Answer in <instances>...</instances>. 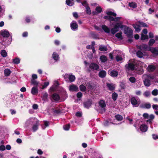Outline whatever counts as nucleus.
I'll use <instances>...</instances> for the list:
<instances>
[{"label":"nucleus","mask_w":158,"mask_h":158,"mask_svg":"<svg viewBox=\"0 0 158 158\" xmlns=\"http://www.w3.org/2000/svg\"><path fill=\"white\" fill-rule=\"evenodd\" d=\"M138 23L139 24L140 26H142L144 27H148V25H147V24L141 21H139L138 22Z\"/></svg>","instance_id":"79ce46f5"},{"label":"nucleus","mask_w":158,"mask_h":158,"mask_svg":"<svg viewBox=\"0 0 158 158\" xmlns=\"http://www.w3.org/2000/svg\"><path fill=\"white\" fill-rule=\"evenodd\" d=\"M136 80V79L134 77H131L129 78V81L132 83H135Z\"/></svg>","instance_id":"8fccbe9b"},{"label":"nucleus","mask_w":158,"mask_h":158,"mask_svg":"<svg viewBox=\"0 0 158 158\" xmlns=\"http://www.w3.org/2000/svg\"><path fill=\"white\" fill-rule=\"evenodd\" d=\"M122 32H120L117 33H116L115 36L116 37L119 39L120 40H122L123 39V37L122 36Z\"/></svg>","instance_id":"473e14b6"},{"label":"nucleus","mask_w":158,"mask_h":158,"mask_svg":"<svg viewBox=\"0 0 158 158\" xmlns=\"http://www.w3.org/2000/svg\"><path fill=\"white\" fill-rule=\"evenodd\" d=\"M44 125H45V128H43V129H44L46 127H48L49 122L47 121H44Z\"/></svg>","instance_id":"13d9d810"},{"label":"nucleus","mask_w":158,"mask_h":158,"mask_svg":"<svg viewBox=\"0 0 158 158\" xmlns=\"http://www.w3.org/2000/svg\"><path fill=\"white\" fill-rule=\"evenodd\" d=\"M76 115L77 117H80L82 116V114L81 112H78L76 113Z\"/></svg>","instance_id":"338daca9"},{"label":"nucleus","mask_w":158,"mask_h":158,"mask_svg":"<svg viewBox=\"0 0 158 158\" xmlns=\"http://www.w3.org/2000/svg\"><path fill=\"white\" fill-rule=\"evenodd\" d=\"M131 102L133 106H136V105L137 104V101L135 97H132L131 98Z\"/></svg>","instance_id":"b1692460"},{"label":"nucleus","mask_w":158,"mask_h":158,"mask_svg":"<svg viewBox=\"0 0 158 158\" xmlns=\"http://www.w3.org/2000/svg\"><path fill=\"white\" fill-rule=\"evenodd\" d=\"M155 40L154 39H150L148 42V45L149 46H152L153 45V44L155 43Z\"/></svg>","instance_id":"de8ad7c7"},{"label":"nucleus","mask_w":158,"mask_h":158,"mask_svg":"<svg viewBox=\"0 0 158 158\" xmlns=\"http://www.w3.org/2000/svg\"><path fill=\"white\" fill-rule=\"evenodd\" d=\"M60 99V97L59 95L56 93H54L52 94L50 98L51 101H52V100L55 101H58Z\"/></svg>","instance_id":"423d86ee"},{"label":"nucleus","mask_w":158,"mask_h":158,"mask_svg":"<svg viewBox=\"0 0 158 158\" xmlns=\"http://www.w3.org/2000/svg\"><path fill=\"white\" fill-rule=\"evenodd\" d=\"M120 86L121 89H124L126 87L125 83L123 82H120Z\"/></svg>","instance_id":"603ef678"},{"label":"nucleus","mask_w":158,"mask_h":158,"mask_svg":"<svg viewBox=\"0 0 158 158\" xmlns=\"http://www.w3.org/2000/svg\"><path fill=\"white\" fill-rule=\"evenodd\" d=\"M99 66L96 63H92L90 64L89 68L91 70L98 71L99 69Z\"/></svg>","instance_id":"20e7f679"},{"label":"nucleus","mask_w":158,"mask_h":158,"mask_svg":"<svg viewBox=\"0 0 158 158\" xmlns=\"http://www.w3.org/2000/svg\"><path fill=\"white\" fill-rule=\"evenodd\" d=\"M70 124H66L64 126V129L66 131L69 130L70 128Z\"/></svg>","instance_id":"09e8293b"},{"label":"nucleus","mask_w":158,"mask_h":158,"mask_svg":"<svg viewBox=\"0 0 158 158\" xmlns=\"http://www.w3.org/2000/svg\"><path fill=\"white\" fill-rule=\"evenodd\" d=\"M116 59L117 61H118L122 60L123 59V58L122 57L117 55L116 57Z\"/></svg>","instance_id":"052dcab7"},{"label":"nucleus","mask_w":158,"mask_h":158,"mask_svg":"<svg viewBox=\"0 0 158 158\" xmlns=\"http://www.w3.org/2000/svg\"><path fill=\"white\" fill-rule=\"evenodd\" d=\"M152 138L153 139L156 140L158 139V135H155V134H152Z\"/></svg>","instance_id":"e2e57ef3"},{"label":"nucleus","mask_w":158,"mask_h":158,"mask_svg":"<svg viewBox=\"0 0 158 158\" xmlns=\"http://www.w3.org/2000/svg\"><path fill=\"white\" fill-rule=\"evenodd\" d=\"M39 125V121H37L36 123L33 125L32 127V129L33 130V132H35L38 129Z\"/></svg>","instance_id":"ddd939ff"},{"label":"nucleus","mask_w":158,"mask_h":158,"mask_svg":"<svg viewBox=\"0 0 158 158\" xmlns=\"http://www.w3.org/2000/svg\"><path fill=\"white\" fill-rule=\"evenodd\" d=\"M83 104L84 107L89 109L92 104V100L90 99H88L86 101L83 102Z\"/></svg>","instance_id":"39448f33"},{"label":"nucleus","mask_w":158,"mask_h":158,"mask_svg":"<svg viewBox=\"0 0 158 158\" xmlns=\"http://www.w3.org/2000/svg\"><path fill=\"white\" fill-rule=\"evenodd\" d=\"M13 62L15 64H18L20 63V60L19 58H16L13 59Z\"/></svg>","instance_id":"c03bdc74"},{"label":"nucleus","mask_w":158,"mask_h":158,"mask_svg":"<svg viewBox=\"0 0 158 158\" xmlns=\"http://www.w3.org/2000/svg\"><path fill=\"white\" fill-rule=\"evenodd\" d=\"M82 95V94L81 92H78L77 94V97L78 98H81Z\"/></svg>","instance_id":"4d7b16f0"},{"label":"nucleus","mask_w":158,"mask_h":158,"mask_svg":"<svg viewBox=\"0 0 158 158\" xmlns=\"http://www.w3.org/2000/svg\"><path fill=\"white\" fill-rule=\"evenodd\" d=\"M106 14L107 15H110L109 21L110 22L114 21V18L112 16L114 17H116L117 16V14L116 13L111 11H109L106 12Z\"/></svg>","instance_id":"7ed1b4c3"},{"label":"nucleus","mask_w":158,"mask_h":158,"mask_svg":"<svg viewBox=\"0 0 158 158\" xmlns=\"http://www.w3.org/2000/svg\"><path fill=\"white\" fill-rule=\"evenodd\" d=\"M102 27L106 33H109L110 32V29L107 26L105 25H102Z\"/></svg>","instance_id":"5701e85b"},{"label":"nucleus","mask_w":158,"mask_h":158,"mask_svg":"<svg viewBox=\"0 0 158 158\" xmlns=\"http://www.w3.org/2000/svg\"><path fill=\"white\" fill-rule=\"evenodd\" d=\"M52 57L53 59L56 61L58 60L59 58V56L58 54L55 52L53 53Z\"/></svg>","instance_id":"cd10ccee"},{"label":"nucleus","mask_w":158,"mask_h":158,"mask_svg":"<svg viewBox=\"0 0 158 158\" xmlns=\"http://www.w3.org/2000/svg\"><path fill=\"white\" fill-rule=\"evenodd\" d=\"M49 84V83L48 82H44V85L42 86V89H44L45 88H46Z\"/></svg>","instance_id":"864d4df0"},{"label":"nucleus","mask_w":158,"mask_h":158,"mask_svg":"<svg viewBox=\"0 0 158 158\" xmlns=\"http://www.w3.org/2000/svg\"><path fill=\"white\" fill-rule=\"evenodd\" d=\"M100 59L101 61L103 63L105 62L107 60L106 57L104 55L100 56Z\"/></svg>","instance_id":"c9c22d12"},{"label":"nucleus","mask_w":158,"mask_h":158,"mask_svg":"<svg viewBox=\"0 0 158 158\" xmlns=\"http://www.w3.org/2000/svg\"><path fill=\"white\" fill-rule=\"evenodd\" d=\"M98 104L99 106L104 110V112H105L106 109L105 108L106 107V105L105 103V101L102 100H100L98 102Z\"/></svg>","instance_id":"f8f14e48"},{"label":"nucleus","mask_w":158,"mask_h":158,"mask_svg":"<svg viewBox=\"0 0 158 158\" xmlns=\"http://www.w3.org/2000/svg\"><path fill=\"white\" fill-rule=\"evenodd\" d=\"M141 47L142 48V50L145 51H151V47L148 46L147 44H141Z\"/></svg>","instance_id":"2eb2a0df"},{"label":"nucleus","mask_w":158,"mask_h":158,"mask_svg":"<svg viewBox=\"0 0 158 158\" xmlns=\"http://www.w3.org/2000/svg\"><path fill=\"white\" fill-rule=\"evenodd\" d=\"M148 129V127L145 124H143L140 126V130L143 132H146L147 131Z\"/></svg>","instance_id":"4468645a"},{"label":"nucleus","mask_w":158,"mask_h":158,"mask_svg":"<svg viewBox=\"0 0 158 158\" xmlns=\"http://www.w3.org/2000/svg\"><path fill=\"white\" fill-rule=\"evenodd\" d=\"M148 70L149 71L153 72L156 69V67L153 65H149L148 67Z\"/></svg>","instance_id":"c756f323"},{"label":"nucleus","mask_w":158,"mask_h":158,"mask_svg":"<svg viewBox=\"0 0 158 158\" xmlns=\"http://www.w3.org/2000/svg\"><path fill=\"white\" fill-rule=\"evenodd\" d=\"M152 108L154 109H155L156 110H157L158 109V105H152Z\"/></svg>","instance_id":"774afa93"},{"label":"nucleus","mask_w":158,"mask_h":158,"mask_svg":"<svg viewBox=\"0 0 158 158\" xmlns=\"http://www.w3.org/2000/svg\"><path fill=\"white\" fill-rule=\"evenodd\" d=\"M99 50L105 52L107 50V48L106 46H101L99 47Z\"/></svg>","instance_id":"37998d69"},{"label":"nucleus","mask_w":158,"mask_h":158,"mask_svg":"<svg viewBox=\"0 0 158 158\" xmlns=\"http://www.w3.org/2000/svg\"><path fill=\"white\" fill-rule=\"evenodd\" d=\"M85 12L86 13L89 15H90L91 14V11L89 7V6H87L85 7Z\"/></svg>","instance_id":"49530a36"},{"label":"nucleus","mask_w":158,"mask_h":158,"mask_svg":"<svg viewBox=\"0 0 158 158\" xmlns=\"http://www.w3.org/2000/svg\"><path fill=\"white\" fill-rule=\"evenodd\" d=\"M129 6L131 7L135 8L137 7V4L133 2H132L129 3Z\"/></svg>","instance_id":"4c0bfd02"},{"label":"nucleus","mask_w":158,"mask_h":158,"mask_svg":"<svg viewBox=\"0 0 158 158\" xmlns=\"http://www.w3.org/2000/svg\"><path fill=\"white\" fill-rule=\"evenodd\" d=\"M64 77L65 79L68 78L70 82H73L75 79V76L73 75H68V74H65L64 76Z\"/></svg>","instance_id":"1a4fd4ad"},{"label":"nucleus","mask_w":158,"mask_h":158,"mask_svg":"<svg viewBox=\"0 0 158 158\" xmlns=\"http://www.w3.org/2000/svg\"><path fill=\"white\" fill-rule=\"evenodd\" d=\"M38 106L37 104H34L32 106V108L34 110H36L38 108Z\"/></svg>","instance_id":"69168bd1"},{"label":"nucleus","mask_w":158,"mask_h":158,"mask_svg":"<svg viewBox=\"0 0 158 158\" xmlns=\"http://www.w3.org/2000/svg\"><path fill=\"white\" fill-rule=\"evenodd\" d=\"M1 54L2 56L4 57H6L7 56V53L5 50H1Z\"/></svg>","instance_id":"58836bf2"},{"label":"nucleus","mask_w":158,"mask_h":158,"mask_svg":"<svg viewBox=\"0 0 158 158\" xmlns=\"http://www.w3.org/2000/svg\"><path fill=\"white\" fill-rule=\"evenodd\" d=\"M87 88L89 89H93V86L90 82L87 83Z\"/></svg>","instance_id":"bf43d9fd"},{"label":"nucleus","mask_w":158,"mask_h":158,"mask_svg":"<svg viewBox=\"0 0 158 158\" xmlns=\"http://www.w3.org/2000/svg\"><path fill=\"white\" fill-rule=\"evenodd\" d=\"M136 55L138 57L140 58H142L144 56L143 53L140 50H138L136 52Z\"/></svg>","instance_id":"72a5a7b5"},{"label":"nucleus","mask_w":158,"mask_h":158,"mask_svg":"<svg viewBox=\"0 0 158 158\" xmlns=\"http://www.w3.org/2000/svg\"><path fill=\"white\" fill-rule=\"evenodd\" d=\"M106 86L109 89L110 91L113 90L115 89V87L112 84L107 83L106 84Z\"/></svg>","instance_id":"393cba45"},{"label":"nucleus","mask_w":158,"mask_h":158,"mask_svg":"<svg viewBox=\"0 0 158 158\" xmlns=\"http://www.w3.org/2000/svg\"><path fill=\"white\" fill-rule=\"evenodd\" d=\"M52 110L53 112V114L55 115H57L62 113V112L60 109L58 107L56 108L55 109L52 108Z\"/></svg>","instance_id":"9b49d317"},{"label":"nucleus","mask_w":158,"mask_h":158,"mask_svg":"<svg viewBox=\"0 0 158 158\" xmlns=\"http://www.w3.org/2000/svg\"><path fill=\"white\" fill-rule=\"evenodd\" d=\"M140 106L142 108H145L147 109H149L151 107V105L150 103H145L144 105H141Z\"/></svg>","instance_id":"a878e982"},{"label":"nucleus","mask_w":158,"mask_h":158,"mask_svg":"<svg viewBox=\"0 0 158 158\" xmlns=\"http://www.w3.org/2000/svg\"><path fill=\"white\" fill-rule=\"evenodd\" d=\"M31 84L35 86L34 87H38L39 82L37 81H36L33 80H31Z\"/></svg>","instance_id":"ea45409f"},{"label":"nucleus","mask_w":158,"mask_h":158,"mask_svg":"<svg viewBox=\"0 0 158 158\" xmlns=\"http://www.w3.org/2000/svg\"><path fill=\"white\" fill-rule=\"evenodd\" d=\"M143 116L144 119H148L149 115L148 113H144L143 114Z\"/></svg>","instance_id":"680f3d73"},{"label":"nucleus","mask_w":158,"mask_h":158,"mask_svg":"<svg viewBox=\"0 0 158 158\" xmlns=\"http://www.w3.org/2000/svg\"><path fill=\"white\" fill-rule=\"evenodd\" d=\"M38 87H33L31 90V92L33 95H35L38 93Z\"/></svg>","instance_id":"aec40b11"},{"label":"nucleus","mask_w":158,"mask_h":158,"mask_svg":"<svg viewBox=\"0 0 158 158\" xmlns=\"http://www.w3.org/2000/svg\"><path fill=\"white\" fill-rule=\"evenodd\" d=\"M114 18V21L117 22L119 21L121 19V17H115Z\"/></svg>","instance_id":"0e129e2a"},{"label":"nucleus","mask_w":158,"mask_h":158,"mask_svg":"<svg viewBox=\"0 0 158 158\" xmlns=\"http://www.w3.org/2000/svg\"><path fill=\"white\" fill-rule=\"evenodd\" d=\"M98 13H100L102 11V9L101 6H97L95 9Z\"/></svg>","instance_id":"a18cd8bd"},{"label":"nucleus","mask_w":158,"mask_h":158,"mask_svg":"<svg viewBox=\"0 0 158 158\" xmlns=\"http://www.w3.org/2000/svg\"><path fill=\"white\" fill-rule=\"evenodd\" d=\"M148 36L147 35H144L142 33L141 34V39L142 40H148Z\"/></svg>","instance_id":"a19ab883"},{"label":"nucleus","mask_w":158,"mask_h":158,"mask_svg":"<svg viewBox=\"0 0 158 158\" xmlns=\"http://www.w3.org/2000/svg\"><path fill=\"white\" fill-rule=\"evenodd\" d=\"M69 89L70 91L72 92H77L79 91L78 88L74 84L71 85L69 86Z\"/></svg>","instance_id":"6e6552de"},{"label":"nucleus","mask_w":158,"mask_h":158,"mask_svg":"<svg viewBox=\"0 0 158 158\" xmlns=\"http://www.w3.org/2000/svg\"><path fill=\"white\" fill-rule=\"evenodd\" d=\"M106 72L105 70L100 71L98 73L99 76L102 78H104L106 76Z\"/></svg>","instance_id":"dca6fc26"},{"label":"nucleus","mask_w":158,"mask_h":158,"mask_svg":"<svg viewBox=\"0 0 158 158\" xmlns=\"http://www.w3.org/2000/svg\"><path fill=\"white\" fill-rule=\"evenodd\" d=\"M114 117L115 119L118 121H121L123 119V117L119 114L116 115Z\"/></svg>","instance_id":"2f4dec72"},{"label":"nucleus","mask_w":158,"mask_h":158,"mask_svg":"<svg viewBox=\"0 0 158 158\" xmlns=\"http://www.w3.org/2000/svg\"><path fill=\"white\" fill-rule=\"evenodd\" d=\"M109 74L112 77H117L118 75V73L117 71L113 70L109 72Z\"/></svg>","instance_id":"f3484780"},{"label":"nucleus","mask_w":158,"mask_h":158,"mask_svg":"<svg viewBox=\"0 0 158 158\" xmlns=\"http://www.w3.org/2000/svg\"><path fill=\"white\" fill-rule=\"evenodd\" d=\"M143 83L145 86H149L151 85L150 80L148 78H146L143 81Z\"/></svg>","instance_id":"4be33fe9"},{"label":"nucleus","mask_w":158,"mask_h":158,"mask_svg":"<svg viewBox=\"0 0 158 158\" xmlns=\"http://www.w3.org/2000/svg\"><path fill=\"white\" fill-rule=\"evenodd\" d=\"M124 26L122 24V22L117 23L114 25V27L111 29V33L112 35H114L119 31V28H123Z\"/></svg>","instance_id":"f257e3e1"},{"label":"nucleus","mask_w":158,"mask_h":158,"mask_svg":"<svg viewBox=\"0 0 158 158\" xmlns=\"http://www.w3.org/2000/svg\"><path fill=\"white\" fill-rule=\"evenodd\" d=\"M81 4L83 6L85 7H86L87 6H89L87 1L85 0H84L83 2H82Z\"/></svg>","instance_id":"5fc2aeb1"},{"label":"nucleus","mask_w":158,"mask_h":158,"mask_svg":"<svg viewBox=\"0 0 158 158\" xmlns=\"http://www.w3.org/2000/svg\"><path fill=\"white\" fill-rule=\"evenodd\" d=\"M1 35L3 37L8 38L10 36V34L9 31L6 30H2L0 33Z\"/></svg>","instance_id":"0eeeda50"},{"label":"nucleus","mask_w":158,"mask_h":158,"mask_svg":"<svg viewBox=\"0 0 158 158\" xmlns=\"http://www.w3.org/2000/svg\"><path fill=\"white\" fill-rule=\"evenodd\" d=\"M125 67L129 70L133 71L135 70V65L131 63H129L126 64Z\"/></svg>","instance_id":"9d476101"},{"label":"nucleus","mask_w":158,"mask_h":158,"mask_svg":"<svg viewBox=\"0 0 158 158\" xmlns=\"http://www.w3.org/2000/svg\"><path fill=\"white\" fill-rule=\"evenodd\" d=\"M7 38H6L5 37H3L2 36V37H0V43L2 44H3V43L2 42H4L6 43L7 44H9L10 43V41L9 42H6V40H7Z\"/></svg>","instance_id":"412c9836"},{"label":"nucleus","mask_w":158,"mask_h":158,"mask_svg":"<svg viewBox=\"0 0 158 158\" xmlns=\"http://www.w3.org/2000/svg\"><path fill=\"white\" fill-rule=\"evenodd\" d=\"M71 27L72 29H76L78 28V25L76 22L71 23Z\"/></svg>","instance_id":"c85d7f7f"},{"label":"nucleus","mask_w":158,"mask_h":158,"mask_svg":"<svg viewBox=\"0 0 158 158\" xmlns=\"http://www.w3.org/2000/svg\"><path fill=\"white\" fill-rule=\"evenodd\" d=\"M66 3L68 6H72L74 4V0H66Z\"/></svg>","instance_id":"bb28decb"},{"label":"nucleus","mask_w":158,"mask_h":158,"mask_svg":"<svg viewBox=\"0 0 158 158\" xmlns=\"http://www.w3.org/2000/svg\"><path fill=\"white\" fill-rule=\"evenodd\" d=\"M151 51L153 54L158 56V48L157 49L156 48H151Z\"/></svg>","instance_id":"6ab92c4d"},{"label":"nucleus","mask_w":158,"mask_h":158,"mask_svg":"<svg viewBox=\"0 0 158 158\" xmlns=\"http://www.w3.org/2000/svg\"><path fill=\"white\" fill-rule=\"evenodd\" d=\"M152 93L153 95H157L158 94V90L157 89H154L152 91Z\"/></svg>","instance_id":"3c124183"},{"label":"nucleus","mask_w":158,"mask_h":158,"mask_svg":"<svg viewBox=\"0 0 158 158\" xmlns=\"http://www.w3.org/2000/svg\"><path fill=\"white\" fill-rule=\"evenodd\" d=\"M110 123H111L112 124H114L112 122H109V121H105L104 122V125L105 126H107L109 125Z\"/></svg>","instance_id":"6e6d98bb"},{"label":"nucleus","mask_w":158,"mask_h":158,"mask_svg":"<svg viewBox=\"0 0 158 158\" xmlns=\"http://www.w3.org/2000/svg\"><path fill=\"white\" fill-rule=\"evenodd\" d=\"M133 30L131 28L128 27H127L126 28H125L124 31V34L127 35L128 38H133Z\"/></svg>","instance_id":"f03ea898"},{"label":"nucleus","mask_w":158,"mask_h":158,"mask_svg":"<svg viewBox=\"0 0 158 158\" xmlns=\"http://www.w3.org/2000/svg\"><path fill=\"white\" fill-rule=\"evenodd\" d=\"M11 73V71L10 69H6L4 70V73L5 76H8Z\"/></svg>","instance_id":"7c9ffc66"},{"label":"nucleus","mask_w":158,"mask_h":158,"mask_svg":"<svg viewBox=\"0 0 158 158\" xmlns=\"http://www.w3.org/2000/svg\"><path fill=\"white\" fill-rule=\"evenodd\" d=\"M80 90L82 92H85L87 89L86 87L83 84L79 86Z\"/></svg>","instance_id":"f704fd0d"},{"label":"nucleus","mask_w":158,"mask_h":158,"mask_svg":"<svg viewBox=\"0 0 158 158\" xmlns=\"http://www.w3.org/2000/svg\"><path fill=\"white\" fill-rule=\"evenodd\" d=\"M133 27L135 29V31L139 32L141 29V27L139 24H134L132 25Z\"/></svg>","instance_id":"a211bd4d"},{"label":"nucleus","mask_w":158,"mask_h":158,"mask_svg":"<svg viewBox=\"0 0 158 158\" xmlns=\"http://www.w3.org/2000/svg\"><path fill=\"white\" fill-rule=\"evenodd\" d=\"M112 98L113 100L115 101L117 99L118 97V95L116 93L114 92L112 93Z\"/></svg>","instance_id":"e433bc0d"}]
</instances>
